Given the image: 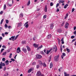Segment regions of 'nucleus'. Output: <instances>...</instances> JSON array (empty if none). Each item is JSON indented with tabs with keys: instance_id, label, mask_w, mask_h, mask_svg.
Wrapping results in <instances>:
<instances>
[{
	"instance_id": "59",
	"label": "nucleus",
	"mask_w": 76,
	"mask_h": 76,
	"mask_svg": "<svg viewBox=\"0 0 76 76\" xmlns=\"http://www.w3.org/2000/svg\"><path fill=\"white\" fill-rule=\"evenodd\" d=\"M36 67H37V69H38V68H39V65H37Z\"/></svg>"
},
{
	"instance_id": "13",
	"label": "nucleus",
	"mask_w": 76,
	"mask_h": 76,
	"mask_svg": "<svg viewBox=\"0 0 76 76\" xmlns=\"http://www.w3.org/2000/svg\"><path fill=\"white\" fill-rule=\"evenodd\" d=\"M53 49L55 50V52L56 53L57 50V46H56L55 47L53 48Z\"/></svg>"
},
{
	"instance_id": "11",
	"label": "nucleus",
	"mask_w": 76,
	"mask_h": 76,
	"mask_svg": "<svg viewBox=\"0 0 76 76\" xmlns=\"http://www.w3.org/2000/svg\"><path fill=\"white\" fill-rule=\"evenodd\" d=\"M51 34L48 35L47 37V39H50V38H51Z\"/></svg>"
},
{
	"instance_id": "26",
	"label": "nucleus",
	"mask_w": 76,
	"mask_h": 76,
	"mask_svg": "<svg viewBox=\"0 0 76 76\" xmlns=\"http://www.w3.org/2000/svg\"><path fill=\"white\" fill-rule=\"evenodd\" d=\"M43 67H45L47 66V65H46V64H45V62L43 63Z\"/></svg>"
},
{
	"instance_id": "33",
	"label": "nucleus",
	"mask_w": 76,
	"mask_h": 76,
	"mask_svg": "<svg viewBox=\"0 0 76 76\" xmlns=\"http://www.w3.org/2000/svg\"><path fill=\"white\" fill-rule=\"evenodd\" d=\"M25 27L26 28H28L29 27V25H28V24H26V25Z\"/></svg>"
},
{
	"instance_id": "8",
	"label": "nucleus",
	"mask_w": 76,
	"mask_h": 76,
	"mask_svg": "<svg viewBox=\"0 0 76 76\" xmlns=\"http://www.w3.org/2000/svg\"><path fill=\"white\" fill-rule=\"evenodd\" d=\"M69 23H68L66 22L65 26V28H66V29H67L68 28V26H69Z\"/></svg>"
},
{
	"instance_id": "47",
	"label": "nucleus",
	"mask_w": 76,
	"mask_h": 76,
	"mask_svg": "<svg viewBox=\"0 0 76 76\" xmlns=\"http://www.w3.org/2000/svg\"><path fill=\"white\" fill-rule=\"evenodd\" d=\"M47 17V15H44L43 16V18H44V19H45V18Z\"/></svg>"
},
{
	"instance_id": "46",
	"label": "nucleus",
	"mask_w": 76,
	"mask_h": 76,
	"mask_svg": "<svg viewBox=\"0 0 76 76\" xmlns=\"http://www.w3.org/2000/svg\"><path fill=\"white\" fill-rule=\"evenodd\" d=\"M2 68H3V66H1V64H0V69H1Z\"/></svg>"
},
{
	"instance_id": "48",
	"label": "nucleus",
	"mask_w": 76,
	"mask_h": 76,
	"mask_svg": "<svg viewBox=\"0 0 76 76\" xmlns=\"http://www.w3.org/2000/svg\"><path fill=\"white\" fill-rule=\"evenodd\" d=\"M2 48H6V47L5 45H3L2 46Z\"/></svg>"
},
{
	"instance_id": "28",
	"label": "nucleus",
	"mask_w": 76,
	"mask_h": 76,
	"mask_svg": "<svg viewBox=\"0 0 76 76\" xmlns=\"http://www.w3.org/2000/svg\"><path fill=\"white\" fill-rule=\"evenodd\" d=\"M32 65L33 66H35L36 65V62H34L32 63Z\"/></svg>"
},
{
	"instance_id": "43",
	"label": "nucleus",
	"mask_w": 76,
	"mask_h": 76,
	"mask_svg": "<svg viewBox=\"0 0 76 76\" xmlns=\"http://www.w3.org/2000/svg\"><path fill=\"white\" fill-rule=\"evenodd\" d=\"M58 6H59V3H57L56 5V7H58Z\"/></svg>"
},
{
	"instance_id": "18",
	"label": "nucleus",
	"mask_w": 76,
	"mask_h": 76,
	"mask_svg": "<svg viewBox=\"0 0 76 76\" xmlns=\"http://www.w3.org/2000/svg\"><path fill=\"white\" fill-rule=\"evenodd\" d=\"M30 4H31V1H30V0H29L27 3V6H29V5H30Z\"/></svg>"
},
{
	"instance_id": "35",
	"label": "nucleus",
	"mask_w": 76,
	"mask_h": 76,
	"mask_svg": "<svg viewBox=\"0 0 76 76\" xmlns=\"http://www.w3.org/2000/svg\"><path fill=\"white\" fill-rule=\"evenodd\" d=\"M51 56H50L49 59V61L50 62L51 61Z\"/></svg>"
},
{
	"instance_id": "54",
	"label": "nucleus",
	"mask_w": 76,
	"mask_h": 76,
	"mask_svg": "<svg viewBox=\"0 0 76 76\" xmlns=\"http://www.w3.org/2000/svg\"><path fill=\"white\" fill-rule=\"evenodd\" d=\"M73 34H74V35H76V31H75L73 32Z\"/></svg>"
},
{
	"instance_id": "15",
	"label": "nucleus",
	"mask_w": 76,
	"mask_h": 76,
	"mask_svg": "<svg viewBox=\"0 0 76 76\" xmlns=\"http://www.w3.org/2000/svg\"><path fill=\"white\" fill-rule=\"evenodd\" d=\"M38 45L37 44H36L35 43H34L33 44V46L34 47H35L36 48H37L38 47Z\"/></svg>"
},
{
	"instance_id": "41",
	"label": "nucleus",
	"mask_w": 76,
	"mask_h": 76,
	"mask_svg": "<svg viewBox=\"0 0 76 76\" xmlns=\"http://www.w3.org/2000/svg\"><path fill=\"white\" fill-rule=\"evenodd\" d=\"M18 37H19V35H18L16 36L15 38V40H16V39H17V38H18Z\"/></svg>"
},
{
	"instance_id": "3",
	"label": "nucleus",
	"mask_w": 76,
	"mask_h": 76,
	"mask_svg": "<svg viewBox=\"0 0 76 76\" xmlns=\"http://www.w3.org/2000/svg\"><path fill=\"white\" fill-rule=\"evenodd\" d=\"M41 72L40 71H38L37 72L36 74L37 76H41Z\"/></svg>"
},
{
	"instance_id": "30",
	"label": "nucleus",
	"mask_w": 76,
	"mask_h": 76,
	"mask_svg": "<svg viewBox=\"0 0 76 76\" xmlns=\"http://www.w3.org/2000/svg\"><path fill=\"white\" fill-rule=\"evenodd\" d=\"M23 16V15L22 13H21L20 15V17H21V18H22Z\"/></svg>"
},
{
	"instance_id": "14",
	"label": "nucleus",
	"mask_w": 76,
	"mask_h": 76,
	"mask_svg": "<svg viewBox=\"0 0 76 76\" xmlns=\"http://www.w3.org/2000/svg\"><path fill=\"white\" fill-rule=\"evenodd\" d=\"M38 62L39 64L40 65H42V66H43V64L42 63V61L40 60H39L38 61Z\"/></svg>"
},
{
	"instance_id": "16",
	"label": "nucleus",
	"mask_w": 76,
	"mask_h": 76,
	"mask_svg": "<svg viewBox=\"0 0 76 76\" xmlns=\"http://www.w3.org/2000/svg\"><path fill=\"white\" fill-rule=\"evenodd\" d=\"M61 31H62V30H61V29H59L57 30V32H58V33H61Z\"/></svg>"
},
{
	"instance_id": "2",
	"label": "nucleus",
	"mask_w": 76,
	"mask_h": 76,
	"mask_svg": "<svg viewBox=\"0 0 76 76\" xmlns=\"http://www.w3.org/2000/svg\"><path fill=\"white\" fill-rule=\"evenodd\" d=\"M36 57L37 59H39V58H42V56L38 54L36 55Z\"/></svg>"
},
{
	"instance_id": "32",
	"label": "nucleus",
	"mask_w": 76,
	"mask_h": 76,
	"mask_svg": "<svg viewBox=\"0 0 76 76\" xmlns=\"http://www.w3.org/2000/svg\"><path fill=\"white\" fill-rule=\"evenodd\" d=\"M49 53H50V51H49V50H47L46 53L47 54H49Z\"/></svg>"
},
{
	"instance_id": "4",
	"label": "nucleus",
	"mask_w": 76,
	"mask_h": 76,
	"mask_svg": "<svg viewBox=\"0 0 76 76\" xmlns=\"http://www.w3.org/2000/svg\"><path fill=\"white\" fill-rule=\"evenodd\" d=\"M22 51H23V52H24L25 53H26L27 52V49L24 48H22Z\"/></svg>"
},
{
	"instance_id": "6",
	"label": "nucleus",
	"mask_w": 76,
	"mask_h": 76,
	"mask_svg": "<svg viewBox=\"0 0 76 76\" xmlns=\"http://www.w3.org/2000/svg\"><path fill=\"white\" fill-rule=\"evenodd\" d=\"M53 28H54V24L52 23L50 25V28L51 30L53 29Z\"/></svg>"
},
{
	"instance_id": "39",
	"label": "nucleus",
	"mask_w": 76,
	"mask_h": 76,
	"mask_svg": "<svg viewBox=\"0 0 76 76\" xmlns=\"http://www.w3.org/2000/svg\"><path fill=\"white\" fill-rule=\"evenodd\" d=\"M4 26L6 28H7V27H8L7 25L6 24H5Z\"/></svg>"
},
{
	"instance_id": "45",
	"label": "nucleus",
	"mask_w": 76,
	"mask_h": 76,
	"mask_svg": "<svg viewBox=\"0 0 76 76\" xmlns=\"http://www.w3.org/2000/svg\"><path fill=\"white\" fill-rule=\"evenodd\" d=\"M75 38V36H72L71 37V38L72 39H73V38Z\"/></svg>"
},
{
	"instance_id": "53",
	"label": "nucleus",
	"mask_w": 76,
	"mask_h": 76,
	"mask_svg": "<svg viewBox=\"0 0 76 76\" xmlns=\"http://www.w3.org/2000/svg\"><path fill=\"white\" fill-rule=\"evenodd\" d=\"M40 53L42 54H44V52H43V51H41L40 52Z\"/></svg>"
},
{
	"instance_id": "49",
	"label": "nucleus",
	"mask_w": 76,
	"mask_h": 76,
	"mask_svg": "<svg viewBox=\"0 0 76 76\" xmlns=\"http://www.w3.org/2000/svg\"><path fill=\"white\" fill-rule=\"evenodd\" d=\"M75 11V9L74 8H72V12H73Z\"/></svg>"
},
{
	"instance_id": "34",
	"label": "nucleus",
	"mask_w": 76,
	"mask_h": 76,
	"mask_svg": "<svg viewBox=\"0 0 76 76\" xmlns=\"http://www.w3.org/2000/svg\"><path fill=\"white\" fill-rule=\"evenodd\" d=\"M7 4L8 5V6H12V4H10L9 3H7Z\"/></svg>"
},
{
	"instance_id": "22",
	"label": "nucleus",
	"mask_w": 76,
	"mask_h": 76,
	"mask_svg": "<svg viewBox=\"0 0 76 76\" xmlns=\"http://www.w3.org/2000/svg\"><path fill=\"white\" fill-rule=\"evenodd\" d=\"M64 2V0H60L59 2V3H63Z\"/></svg>"
},
{
	"instance_id": "58",
	"label": "nucleus",
	"mask_w": 76,
	"mask_h": 76,
	"mask_svg": "<svg viewBox=\"0 0 76 76\" xmlns=\"http://www.w3.org/2000/svg\"><path fill=\"white\" fill-rule=\"evenodd\" d=\"M61 41H64V38L63 37L61 39Z\"/></svg>"
},
{
	"instance_id": "19",
	"label": "nucleus",
	"mask_w": 76,
	"mask_h": 76,
	"mask_svg": "<svg viewBox=\"0 0 76 76\" xmlns=\"http://www.w3.org/2000/svg\"><path fill=\"white\" fill-rule=\"evenodd\" d=\"M53 63H50V69H51V68H52V67H53Z\"/></svg>"
},
{
	"instance_id": "63",
	"label": "nucleus",
	"mask_w": 76,
	"mask_h": 76,
	"mask_svg": "<svg viewBox=\"0 0 76 76\" xmlns=\"http://www.w3.org/2000/svg\"><path fill=\"white\" fill-rule=\"evenodd\" d=\"M59 11H60V10H59V9H58V8H57L56 12H59Z\"/></svg>"
},
{
	"instance_id": "12",
	"label": "nucleus",
	"mask_w": 76,
	"mask_h": 76,
	"mask_svg": "<svg viewBox=\"0 0 76 76\" xmlns=\"http://www.w3.org/2000/svg\"><path fill=\"white\" fill-rule=\"evenodd\" d=\"M22 26V23H21V22L18 23L17 27H20V26Z\"/></svg>"
},
{
	"instance_id": "23",
	"label": "nucleus",
	"mask_w": 76,
	"mask_h": 76,
	"mask_svg": "<svg viewBox=\"0 0 76 76\" xmlns=\"http://www.w3.org/2000/svg\"><path fill=\"white\" fill-rule=\"evenodd\" d=\"M26 43V41H23L21 42V44H25Z\"/></svg>"
},
{
	"instance_id": "24",
	"label": "nucleus",
	"mask_w": 76,
	"mask_h": 76,
	"mask_svg": "<svg viewBox=\"0 0 76 76\" xmlns=\"http://www.w3.org/2000/svg\"><path fill=\"white\" fill-rule=\"evenodd\" d=\"M3 21H4V19H3L1 21V23H0V24L1 25V24H2V23H3Z\"/></svg>"
},
{
	"instance_id": "62",
	"label": "nucleus",
	"mask_w": 76,
	"mask_h": 76,
	"mask_svg": "<svg viewBox=\"0 0 76 76\" xmlns=\"http://www.w3.org/2000/svg\"><path fill=\"white\" fill-rule=\"evenodd\" d=\"M2 37H4V34L2 33Z\"/></svg>"
},
{
	"instance_id": "31",
	"label": "nucleus",
	"mask_w": 76,
	"mask_h": 76,
	"mask_svg": "<svg viewBox=\"0 0 76 76\" xmlns=\"http://www.w3.org/2000/svg\"><path fill=\"white\" fill-rule=\"evenodd\" d=\"M11 38L12 39V41H15V39H14L15 38V37L14 36H12L11 37Z\"/></svg>"
},
{
	"instance_id": "50",
	"label": "nucleus",
	"mask_w": 76,
	"mask_h": 76,
	"mask_svg": "<svg viewBox=\"0 0 76 76\" xmlns=\"http://www.w3.org/2000/svg\"><path fill=\"white\" fill-rule=\"evenodd\" d=\"M6 67L5 66L4 68V71H6Z\"/></svg>"
},
{
	"instance_id": "5",
	"label": "nucleus",
	"mask_w": 76,
	"mask_h": 76,
	"mask_svg": "<svg viewBox=\"0 0 76 76\" xmlns=\"http://www.w3.org/2000/svg\"><path fill=\"white\" fill-rule=\"evenodd\" d=\"M44 11H45V12H47V5H45L44 9Z\"/></svg>"
},
{
	"instance_id": "36",
	"label": "nucleus",
	"mask_w": 76,
	"mask_h": 76,
	"mask_svg": "<svg viewBox=\"0 0 76 76\" xmlns=\"http://www.w3.org/2000/svg\"><path fill=\"white\" fill-rule=\"evenodd\" d=\"M5 59H6L4 58H2V61H5Z\"/></svg>"
},
{
	"instance_id": "37",
	"label": "nucleus",
	"mask_w": 76,
	"mask_h": 76,
	"mask_svg": "<svg viewBox=\"0 0 76 76\" xmlns=\"http://www.w3.org/2000/svg\"><path fill=\"white\" fill-rule=\"evenodd\" d=\"M4 49L2 48L1 50V53H2V52H3V51H4Z\"/></svg>"
},
{
	"instance_id": "57",
	"label": "nucleus",
	"mask_w": 76,
	"mask_h": 76,
	"mask_svg": "<svg viewBox=\"0 0 76 76\" xmlns=\"http://www.w3.org/2000/svg\"><path fill=\"white\" fill-rule=\"evenodd\" d=\"M11 60H12V61H15V59H13V58H11Z\"/></svg>"
},
{
	"instance_id": "51",
	"label": "nucleus",
	"mask_w": 76,
	"mask_h": 76,
	"mask_svg": "<svg viewBox=\"0 0 76 76\" xmlns=\"http://www.w3.org/2000/svg\"><path fill=\"white\" fill-rule=\"evenodd\" d=\"M58 44L59 45H60V40H58Z\"/></svg>"
},
{
	"instance_id": "42",
	"label": "nucleus",
	"mask_w": 76,
	"mask_h": 76,
	"mask_svg": "<svg viewBox=\"0 0 76 76\" xmlns=\"http://www.w3.org/2000/svg\"><path fill=\"white\" fill-rule=\"evenodd\" d=\"M28 21H27L26 23H25L24 24V26H25L26 25L28 24Z\"/></svg>"
},
{
	"instance_id": "1",
	"label": "nucleus",
	"mask_w": 76,
	"mask_h": 76,
	"mask_svg": "<svg viewBox=\"0 0 76 76\" xmlns=\"http://www.w3.org/2000/svg\"><path fill=\"white\" fill-rule=\"evenodd\" d=\"M60 56V55H58L56 56H55L54 57V60L55 61H58V58Z\"/></svg>"
},
{
	"instance_id": "27",
	"label": "nucleus",
	"mask_w": 76,
	"mask_h": 76,
	"mask_svg": "<svg viewBox=\"0 0 76 76\" xmlns=\"http://www.w3.org/2000/svg\"><path fill=\"white\" fill-rule=\"evenodd\" d=\"M32 72V69H30L28 71V73H31V72Z\"/></svg>"
},
{
	"instance_id": "7",
	"label": "nucleus",
	"mask_w": 76,
	"mask_h": 76,
	"mask_svg": "<svg viewBox=\"0 0 76 76\" xmlns=\"http://www.w3.org/2000/svg\"><path fill=\"white\" fill-rule=\"evenodd\" d=\"M20 48H18L17 49V50L16 51V52L17 53H20Z\"/></svg>"
},
{
	"instance_id": "29",
	"label": "nucleus",
	"mask_w": 76,
	"mask_h": 76,
	"mask_svg": "<svg viewBox=\"0 0 76 76\" xmlns=\"http://www.w3.org/2000/svg\"><path fill=\"white\" fill-rule=\"evenodd\" d=\"M6 4H5L4 5V10H6Z\"/></svg>"
},
{
	"instance_id": "56",
	"label": "nucleus",
	"mask_w": 76,
	"mask_h": 76,
	"mask_svg": "<svg viewBox=\"0 0 76 76\" xmlns=\"http://www.w3.org/2000/svg\"><path fill=\"white\" fill-rule=\"evenodd\" d=\"M2 29H3V28L2 27H0V32H1V30H2Z\"/></svg>"
},
{
	"instance_id": "17",
	"label": "nucleus",
	"mask_w": 76,
	"mask_h": 76,
	"mask_svg": "<svg viewBox=\"0 0 76 76\" xmlns=\"http://www.w3.org/2000/svg\"><path fill=\"white\" fill-rule=\"evenodd\" d=\"M0 64H1L2 66H5V64L4 63H3L2 62L0 63Z\"/></svg>"
},
{
	"instance_id": "60",
	"label": "nucleus",
	"mask_w": 76,
	"mask_h": 76,
	"mask_svg": "<svg viewBox=\"0 0 76 76\" xmlns=\"http://www.w3.org/2000/svg\"><path fill=\"white\" fill-rule=\"evenodd\" d=\"M76 40V39H74L72 41V42H74V41H75V40Z\"/></svg>"
},
{
	"instance_id": "20",
	"label": "nucleus",
	"mask_w": 76,
	"mask_h": 76,
	"mask_svg": "<svg viewBox=\"0 0 76 76\" xmlns=\"http://www.w3.org/2000/svg\"><path fill=\"white\" fill-rule=\"evenodd\" d=\"M7 54V52L6 51L3 53L2 55V56H6V54Z\"/></svg>"
},
{
	"instance_id": "52",
	"label": "nucleus",
	"mask_w": 76,
	"mask_h": 76,
	"mask_svg": "<svg viewBox=\"0 0 76 76\" xmlns=\"http://www.w3.org/2000/svg\"><path fill=\"white\" fill-rule=\"evenodd\" d=\"M12 56V53H10V56H9L10 58H11L12 57V56Z\"/></svg>"
},
{
	"instance_id": "40",
	"label": "nucleus",
	"mask_w": 76,
	"mask_h": 76,
	"mask_svg": "<svg viewBox=\"0 0 76 76\" xmlns=\"http://www.w3.org/2000/svg\"><path fill=\"white\" fill-rule=\"evenodd\" d=\"M53 2H51L50 3V6H53Z\"/></svg>"
},
{
	"instance_id": "61",
	"label": "nucleus",
	"mask_w": 76,
	"mask_h": 76,
	"mask_svg": "<svg viewBox=\"0 0 76 76\" xmlns=\"http://www.w3.org/2000/svg\"><path fill=\"white\" fill-rule=\"evenodd\" d=\"M64 9H66L67 8V7L66 6V5H65L64 7Z\"/></svg>"
},
{
	"instance_id": "10",
	"label": "nucleus",
	"mask_w": 76,
	"mask_h": 76,
	"mask_svg": "<svg viewBox=\"0 0 76 76\" xmlns=\"http://www.w3.org/2000/svg\"><path fill=\"white\" fill-rule=\"evenodd\" d=\"M65 56H66V53H63L62 55L61 56L62 59H63V58H64V57H65Z\"/></svg>"
},
{
	"instance_id": "55",
	"label": "nucleus",
	"mask_w": 76,
	"mask_h": 76,
	"mask_svg": "<svg viewBox=\"0 0 76 76\" xmlns=\"http://www.w3.org/2000/svg\"><path fill=\"white\" fill-rule=\"evenodd\" d=\"M3 11H1L0 12V14L1 15H2V14H3Z\"/></svg>"
},
{
	"instance_id": "64",
	"label": "nucleus",
	"mask_w": 76,
	"mask_h": 76,
	"mask_svg": "<svg viewBox=\"0 0 76 76\" xmlns=\"http://www.w3.org/2000/svg\"><path fill=\"white\" fill-rule=\"evenodd\" d=\"M42 47H43L42 45H41V46H40L39 47V48H40V49H41V48H42Z\"/></svg>"
},
{
	"instance_id": "25",
	"label": "nucleus",
	"mask_w": 76,
	"mask_h": 76,
	"mask_svg": "<svg viewBox=\"0 0 76 76\" xmlns=\"http://www.w3.org/2000/svg\"><path fill=\"white\" fill-rule=\"evenodd\" d=\"M66 51H67L68 53H69L70 51V50L69 49H68L67 48H66Z\"/></svg>"
},
{
	"instance_id": "44",
	"label": "nucleus",
	"mask_w": 76,
	"mask_h": 76,
	"mask_svg": "<svg viewBox=\"0 0 76 76\" xmlns=\"http://www.w3.org/2000/svg\"><path fill=\"white\" fill-rule=\"evenodd\" d=\"M5 62V63H9V61H8V60H7Z\"/></svg>"
},
{
	"instance_id": "38",
	"label": "nucleus",
	"mask_w": 76,
	"mask_h": 76,
	"mask_svg": "<svg viewBox=\"0 0 76 76\" xmlns=\"http://www.w3.org/2000/svg\"><path fill=\"white\" fill-rule=\"evenodd\" d=\"M6 23H9V20H6Z\"/></svg>"
},
{
	"instance_id": "9",
	"label": "nucleus",
	"mask_w": 76,
	"mask_h": 76,
	"mask_svg": "<svg viewBox=\"0 0 76 76\" xmlns=\"http://www.w3.org/2000/svg\"><path fill=\"white\" fill-rule=\"evenodd\" d=\"M26 47L27 48V50L28 51H31V49L30 48H29V47L28 46H26Z\"/></svg>"
},
{
	"instance_id": "21",
	"label": "nucleus",
	"mask_w": 76,
	"mask_h": 76,
	"mask_svg": "<svg viewBox=\"0 0 76 76\" xmlns=\"http://www.w3.org/2000/svg\"><path fill=\"white\" fill-rule=\"evenodd\" d=\"M64 23H65V21H63L62 23L61 24V26H63Z\"/></svg>"
}]
</instances>
